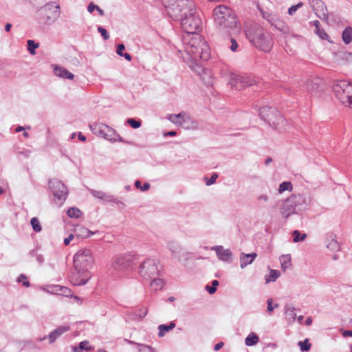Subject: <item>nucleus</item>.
<instances>
[{"label":"nucleus","mask_w":352,"mask_h":352,"mask_svg":"<svg viewBox=\"0 0 352 352\" xmlns=\"http://www.w3.org/2000/svg\"><path fill=\"white\" fill-rule=\"evenodd\" d=\"M298 346L302 351H307L311 348V344L309 343V339H305L303 341L299 342Z\"/></svg>","instance_id":"nucleus-42"},{"label":"nucleus","mask_w":352,"mask_h":352,"mask_svg":"<svg viewBox=\"0 0 352 352\" xmlns=\"http://www.w3.org/2000/svg\"><path fill=\"white\" fill-rule=\"evenodd\" d=\"M317 7L314 8L316 14L322 20L327 21L329 15L328 10L322 1H318L316 2Z\"/></svg>","instance_id":"nucleus-19"},{"label":"nucleus","mask_w":352,"mask_h":352,"mask_svg":"<svg viewBox=\"0 0 352 352\" xmlns=\"http://www.w3.org/2000/svg\"><path fill=\"white\" fill-rule=\"evenodd\" d=\"M292 236L294 237L293 241L295 243L304 241L306 239V237H307V234H301L298 230L294 231L293 233H292Z\"/></svg>","instance_id":"nucleus-40"},{"label":"nucleus","mask_w":352,"mask_h":352,"mask_svg":"<svg viewBox=\"0 0 352 352\" xmlns=\"http://www.w3.org/2000/svg\"><path fill=\"white\" fill-rule=\"evenodd\" d=\"M91 278V274L86 269H75L70 275V281L74 285L80 286L85 285Z\"/></svg>","instance_id":"nucleus-13"},{"label":"nucleus","mask_w":352,"mask_h":352,"mask_svg":"<svg viewBox=\"0 0 352 352\" xmlns=\"http://www.w3.org/2000/svg\"><path fill=\"white\" fill-rule=\"evenodd\" d=\"M150 188V184L148 183H145L144 185L140 188V190L142 191H146Z\"/></svg>","instance_id":"nucleus-64"},{"label":"nucleus","mask_w":352,"mask_h":352,"mask_svg":"<svg viewBox=\"0 0 352 352\" xmlns=\"http://www.w3.org/2000/svg\"><path fill=\"white\" fill-rule=\"evenodd\" d=\"M75 232L77 237L82 238H88L93 234V232L83 226H80L76 228Z\"/></svg>","instance_id":"nucleus-28"},{"label":"nucleus","mask_w":352,"mask_h":352,"mask_svg":"<svg viewBox=\"0 0 352 352\" xmlns=\"http://www.w3.org/2000/svg\"><path fill=\"white\" fill-rule=\"evenodd\" d=\"M271 25L274 26L275 28L280 32H284L286 26L285 22L276 16L274 17V19L273 20Z\"/></svg>","instance_id":"nucleus-33"},{"label":"nucleus","mask_w":352,"mask_h":352,"mask_svg":"<svg viewBox=\"0 0 352 352\" xmlns=\"http://www.w3.org/2000/svg\"><path fill=\"white\" fill-rule=\"evenodd\" d=\"M224 345V343L223 342H219V343H217L214 347V351H219V349H221Z\"/></svg>","instance_id":"nucleus-62"},{"label":"nucleus","mask_w":352,"mask_h":352,"mask_svg":"<svg viewBox=\"0 0 352 352\" xmlns=\"http://www.w3.org/2000/svg\"><path fill=\"white\" fill-rule=\"evenodd\" d=\"M168 248L174 254H179L181 251V247L175 241L168 242Z\"/></svg>","instance_id":"nucleus-35"},{"label":"nucleus","mask_w":352,"mask_h":352,"mask_svg":"<svg viewBox=\"0 0 352 352\" xmlns=\"http://www.w3.org/2000/svg\"><path fill=\"white\" fill-rule=\"evenodd\" d=\"M28 278L24 274H21L18 278H17V281L19 283H22V285L26 287H28L30 286V282L27 280Z\"/></svg>","instance_id":"nucleus-50"},{"label":"nucleus","mask_w":352,"mask_h":352,"mask_svg":"<svg viewBox=\"0 0 352 352\" xmlns=\"http://www.w3.org/2000/svg\"><path fill=\"white\" fill-rule=\"evenodd\" d=\"M140 346V352H154V349L148 345L138 344Z\"/></svg>","instance_id":"nucleus-51"},{"label":"nucleus","mask_w":352,"mask_h":352,"mask_svg":"<svg viewBox=\"0 0 352 352\" xmlns=\"http://www.w3.org/2000/svg\"><path fill=\"white\" fill-rule=\"evenodd\" d=\"M70 329L69 326L64 325L57 327L56 329L52 331L48 336L49 342L50 344L54 343L56 340L62 336L63 333L69 331Z\"/></svg>","instance_id":"nucleus-18"},{"label":"nucleus","mask_w":352,"mask_h":352,"mask_svg":"<svg viewBox=\"0 0 352 352\" xmlns=\"http://www.w3.org/2000/svg\"><path fill=\"white\" fill-rule=\"evenodd\" d=\"M316 33L318 35L320 38H321L323 40H328L329 38V35L322 29L319 28L318 30H316Z\"/></svg>","instance_id":"nucleus-52"},{"label":"nucleus","mask_w":352,"mask_h":352,"mask_svg":"<svg viewBox=\"0 0 352 352\" xmlns=\"http://www.w3.org/2000/svg\"><path fill=\"white\" fill-rule=\"evenodd\" d=\"M303 6L302 2H298L296 5L292 6L287 10L289 15H294L298 9Z\"/></svg>","instance_id":"nucleus-47"},{"label":"nucleus","mask_w":352,"mask_h":352,"mask_svg":"<svg viewBox=\"0 0 352 352\" xmlns=\"http://www.w3.org/2000/svg\"><path fill=\"white\" fill-rule=\"evenodd\" d=\"M93 262L94 258L91 252L88 249L78 250L74 256V267L75 269L88 270Z\"/></svg>","instance_id":"nucleus-11"},{"label":"nucleus","mask_w":352,"mask_h":352,"mask_svg":"<svg viewBox=\"0 0 352 352\" xmlns=\"http://www.w3.org/2000/svg\"><path fill=\"white\" fill-rule=\"evenodd\" d=\"M259 342V338L255 333H250L245 340L246 346H250L256 344Z\"/></svg>","instance_id":"nucleus-32"},{"label":"nucleus","mask_w":352,"mask_h":352,"mask_svg":"<svg viewBox=\"0 0 352 352\" xmlns=\"http://www.w3.org/2000/svg\"><path fill=\"white\" fill-rule=\"evenodd\" d=\"M126 122L133 129H138L140 127L142 124L140 120H137L133 118L127 119Z\"/></svg>","instance_id":"nucleus-48"},{"label":"nucleus","mask_w":352,"mask_h":352,"mask_svg":"<svg viewBox=\"0 0 352 352\" xmlns=\"http://www.w3.org/2000/svg\"><path fill=\"white\" fill-rule=\"evenodd\" d=\"M280 263H281V266H282V268L283 269V270L285 271V268H286V255H282L280 258Z\"/></svg>","instance_id":"nucleus-59"},{"label":"nucleus","mask_w":352,"mask_h":352,"mask_svg":"<svg viewBox=\"0 0 352 352\" xmlns=\"http://www.w3.org/2000/svg\"><path fill=\"white\" fill-rule=\"evenodd\" d=\"M249 41L257 49L269 52L273 47V40L270 34L258 23L251 24L245 30Z\"/></svg>","instance_id":"nucleus-3"},{"label":"nucleus","mask_w":352,"mask_h":352,"mask_svg":"<svg viewBox=\"0 0 352 352\" xmlns=\"http://www.w3.org/2000/svg\"><path fill=\"white\" fill-rule=\"evenodd\" d=\"M333 91L336 98L346 107L351 97L352 84L346 80L336 81Z\"/></svg>","instance_id":"nucleus-8"},{"label":"nucleus","mask_w":352,"mask_h":352,"mask_svg":"<svg viewBox=\"0 0 352 352\" xmlns=\"http://www.w3.org/2000/svg\"><path fill=\"white\" fill-rule=\"evenodd\" d=\"M28 50L30 54H35V50L38 47L39 44L38 43H35L33 40H28Z\"/></svg>","instance_id":"nucleus-39"},{"label":"nucleus","mask_w":352,"mask_h":352,"mask_svg":"<svg viewBox=\"0 0 352 352\" xmlns=\"http://www.w3.org/2000/svg\"><path fill=\"white\" fill-rule=\"evenodd\" d=\"M54 74L56 76L63 78L72 80L74 78V75L73 74L69 72L65 68L58 65L54 66Z\"/></svg>","instance_id":"nucleus-23"},{"label":"nucleus","mask_w":352,"mask_h":352,"mask_svg":"<svg viewBox=\"0 0 352 352\" xmlns=\"http://www.w3.org/2000/svg\"><path fill=\"white\" fill-rule=\"evenodd\" d=\"M98 31L100 33L101 36L103 37L104 40H107L109 38V35L107 31V30L101 26L98 27Z\"/></svg>","instance_id":"nucleus-53"},{"label":"nucleus","mask_w":352,"mask_h":352,"mask_svg":"<svg viewBox=\"0 0 352 352\" xmlns=\"http://www.w3.org/2000/svg\"><path fill=\"white\" fill-rule=\"evenodd\" d=\"M286 190V182H283L280 184L278 189L279 193H282Z\"/></svg>","instance_id":"nucleus-61"},{"label":"nucleus","mask_w":352,"mask_h":352,"mask_svg":"<svg viewBox=\"0 0 352 352\" xmlns=\"http://www.w3.org/2000/svg\"><path fill=\"white\" fill-rule=\"evenodd\" d=\"M184 116V112H181L178 114H171L169 116V120L177 125L180 124L182 117Z\"/></svg>","instance_id":"nucleus-36"},{"label":"nucleus","mask_w":352,"mask_h":352,"mask_svg":"<svg viewBox=\"0 0 352 352\" xmlns=\"http://www.w3.org/2000/svg\"><path fill=\"white\" fill-rule=\"evenodd\" d=\"M214 23L229 34L240 31V23L234 12L229 7L219 5L213 10Z\"/></svg>","instance_id":"nucleus-2"},{"label":"nucleus","mask_w":352,"mask_h":352,"mask_svg":"<svg viewBox=\"0 0 352 352\" xmlns=\"http://www.w3.org/2000/svg\"><path fill=\"white\" fill-rule=\"evenodd\" d=\"M137 262L138 256L133 253L116 255L112 258L109 270L112 274H126L135 269Z\"/></svg>","instance_id":"nucleus-5"},{"label":"nucleus","mask_w":352,"mask_h":352,"mask_svg":"<svg viewBox=\"0 0 352 352\" xmlns=\"http://www.w3.org/2000/svg\"><path fill=\"white\" fill-rule=\"evenodd\" d=\"M91 195L100 199H102L105 197V192L95 190H91Z\"/></svg>","instance_id":"nucleus-54"},{"label":"nucleus","mask_w":352,"mask_h":352,"mask_svg":"<svg viewBox=\"0 0 352 352\" xmlns=\"http://www.w3.org/2000/svg\"><path fill=\"white\" fill-rule=\"evenodd\" d=\"M175 326L176 324L174 322H170L168 324H160L158 327L159 337H163L166 332L173 329L175 327Z\"/></svg>","instance_id":"nucleus-26"},{"label":"nucleus","mask_w":352,"mask_h":352,"mask_svg":"<svg viewBox=\"0 0 352 352\" xmlns=\"http://www.w3.org/2000/svg\"><path fill=\"white\" fill-rule=\"evenodd\" d=\"M192 5L185 6L181 10V14L176 20L180 21L182 30L187 35L197 34L202 27V21Z\"/></svg>","instance_id":"nucleus-4"},{"label":"nucleus","mask_w":352,"mask_h":352,"mask_svg":"<svg viewBox=\"0 0 352 352\" xmlns=\"http://www.w3.org/2000/svg\"><path fill=\"white\" fill-rule=\"evenodd\" d=\"M93 349L94 347L90 346L89 341L87 340L80 342L78 347H72L73 352H81L82 350H85L86 351H91Z\"/></svg>","instance_id":"nucleus-25"},{"label":"nucleus","mask_w":352,"mask_h":352,"mask_svg":"<svg viewBox=\"0 0 352 352\" xmlns=\"http://www.w3.org/2000/svg\"><path fill=\"white\" fill-rule=\"evenodd\" d=\"M216 252L217 258L224 262L231 261L232 253L230 249H224L222 245H216L211 248Z\"/></svg>","instance_id":"nucleus-16"},{"label":"nucleus","mask_w":352,"mask_h":352,"mask_svg":"<svg viewBox=\"0 0 352 352\" xmlns=\"http://www.w3.org/2000/svg\"><path fill=\"white\" fill-rule=\"evenodd\" d=\"M278 304H275L274 305H273V300L272 298H269L267 300V311H270V312H272L274 308L276 307H278Z\"/></svg>","instance_id":"nucleus-55"},{"label":"nucleus","mask_w":352,"mask_h":352,"mask_svg":"<svg viewBox=\"0 0 352 352\" xmlns=\"http://www.w3.org/2000/svg\"><path fill=\"white\" fill-rule=\"evenodd\" d=\"M60 16V8L54 2L45 4L36 12L37 21L44 25H52Z\"/></svg>","instance_id":"nucleus-6"},{"label":"nucleus","mask_w":352,"mask_h":352,"mask_svg":"<svg viewBox=\"0 0 352 352\" xmlns=\"http://www.w3.org/2000/svg\"><path fill=\"white\" fill-rule=\"evenodd\" d=\"M159 261L148 258L142 261L138 268L139 275L146 280L160 276Z\"/></svg>","instance_id":"nucleus-7"},{"label":"nucleus","mask_w":352,"mask_h":352,"mask_svg":"<svg viewBox=\"0 0 352 352\" xmlns=\"http://www.w3.org/2000/svg\"><path fill=\"white\" fill-rule=\"evenodd\" d=\"M52 292L58 293L61 295L67 296L68 293H69V290L68 288L60 285H55L52 287Z\"/></svg>","instance_id":"nucleus-37"},{"label":"nucleus","mask_w":352,"mask_h":352,"mask_svg":"<svg viewBox=\"0 0 352 352\" xmlns=\"http://www.w3.org/2000/svg\"><path fill=\"white\" fill-rule=\"evenodd\" d=\"M257 256L256 253L245 254L241 253L240 255V266L242 269L245 268L247 265L251 264Z\"/></svg>","instance_id":"nucleus-21"},{"label":"nucleus","mask_w":352,"mask_h":352,"mask_svg":"<svg viewBox=\"0 0 352 352\" xmlns=\"http://www.w3.org/2000/svg\"><path fill=\"white\" fill-rule=\"evenodd\" d=\"M179 126L185 129H194L197 128V123L184 112V116L182 117Z\"/></svg>","instance_id":"nucleus-20"},{"label":"nucleus","mask_w":352,"mask_h":352,"mask_svg":"<svg viewBox=\"0 0 352 352\" xmlns=\"http://www.w3.org/2000/svg\"><path fill=\"white\" fill-rule=\"evenodd\" d=\"M148 310L146 307L141 308L135 314V319L142 320L147 314Z\"/></svg>","instance_id":"nucleus-46"},{"label":"nucleus","mask_w":352,"mask_h":352,"mask_svg":"<svg viewBox=\"0 0 352 352\" xmlns=\"http://www.w3.org/2000/svg\"><path fill=\"white\" fill-rule=\"evenodd\" d=\"M67 214L70 218H80L82 212L78 208L73 207L68 209Z\"/></svg>","instance_id":"nucleus-34"},{"label":"nucleus","mask_w":352,"mask_h":352,"mask_svg":"<svg viewBox=\"0 0 352 352\" xmlns=\"http://www.w3.org/2000/svg\"><path fill=\"white\" fill-rule=\"evenodd\" d=\"M29 255L31 256H35L36 257V261L40 264H43L45 259H44V257L43 255L41 254H38L36 253V251L35 250H32L31 251H30L29 252Z\"/></svg>","instance_id":"nucleus-44"},{"label":"nucleus","mask_w":352,"mask_h":352,"mask_svg":"<svg viewBox=\"0 0 352 352\" xmlns=\"http://www.w3.org/2000/svg\"><path fill=\"white\" fill-rule=\"evenodd\" d=\"M150 280H151V287L155 291L162 289L164 285V280L160 278L159 276L151 278Z\"/></svg>","instance_id":"nucleus-27"},{"label":"nucleus","mask_w":352,"mask_h":352,"mask_svg":"<svg viewBox=\"0 0 352 352\" xmlns=\"http://www.w3.org/2000/svg\"><path fill=\"white\" fill-rule=\"evenodd\" d=\"M102 126H104V124L95 122L92 124H89V128L94 134L98 137L103 138L104 129Z\"/></svg>","instance_id":"nucleus-24"},{"label":"nucleus","mask_w":352,"mask_h":352,"mask_svg":"<svg viewBox=\"0 0 352 352\" xmlns=\"http://www.w3.org/2000/svg\"><path fill=\"white\" fill-rule=\"evenodd\" d=\"M49 187L54 196V201L58 206H61L67 199L68 190L67 186L56 179L49 180Z\"/></svg>","instance_id":"nucleus-10"},{"label":"nucleus","mask_w":352,"mask_h":352,"mask_svg":"<svg viewBox=\"0 0 352 352\" xmlns=\"http://www.w3.org/2000/svg\"><path fill=\"white\" fill-rule=\"evenodd\" d=\"M256 83V80L249 76H237L234 78L230 84L232 87L241 90L246 87H251Z\"/></svg>","instance_id":"nucleus-14"},{"label":"nucleus","mask_w":352,"mask_h":352,"mask_svg":"<svg viewBox=\"0 0 352 352\" xmlns=\"http://www.w3.org/2000/svg\"><path fill=\"white\" fill-rule=\"evenodd\" d=\"M95 9H97V11L100 16H104V13L102 9H100L98 6L94 4L93 3H90L87 7L88 12L91 13Z\"/></svg>","instance_id":"nucleus-45"},{"label":"nucleus","mask_w":352,"mask_h":352,"mask_svg":"<svg viewBox=\"0 0 352 352\" xmlns=\"http://www.w3.org/2000/svg\"><path fill=\"white\" fill-rule=\"evenodd\" d=\"M217 177H218V175L217 173H214L211 176V177L206 181V185L210 186V185H212V184H214L216 182V179H217Z\"/></svg>","instance_id":"nucleus-57"},{"label":"nucleus","mask_w":352,"mask_h":352,"mask_svg":"<svg viewBox=\"0 0 352 352\" xmlns=\"http://www.w3.org/2000/svg\"><path fill=\"white\" fill-rule=\"evenodd\" d=\"M287 202L289 203V206L294 208V210L296 207L300 205L302 202V197L300 195H292L287 199Z\"/></svg>","instance_id":"nucleus-31"},{"label":"nucleus","mask_w":352,"mask_h":352,"mask_svg":"<svg viewBox=\"0 0 352 352\" xmlns=\"http://www.w3.org/2000/svg\"><path fill=\"white\" fill-rule=\"evenodd\" d=\"M259 116L262 120L269 124L276 125L282 119L280 113L270 107H263L259 109Z\"/></svg>","instance_id":"nucleus-12"},{"label":"nucleus","mask_w":352,"mask_h":352,"mask_svg":"<svg viewBox=\"0 0 352 352\" xmlns=\"http://www.w3.org/2000/svg\"><path fill=\"white\" fill-rule=\"evenodd\" d=\"M219 285V281L217 280H214L212 282V285H207L206 287V290L210 294H213L217 291V287Z\"/></svg>","instance_id":"nucleus-43"},{"label":"nucleus","mask_w":352,"mask_h":352,"mask_svg":"<svg viewBox=\"0 0 352 352\" xmlns=\"http://www.w3.org/2000/svg\"><path fill=\"white\" fill-rule=\"evenodd\" d=\"M342 38L343 42L348 45L352 42V28L347 27L342 32Z\"/></svg>","instance_id":"nucleus-30"},{"label":"nucleus","mask_w":352,"mask_h":352,"mask_svg":"<svg viewBox=\"0 0 352 352\" xmlns=\"http://www.w3.org/2000/svg\"><path fill=\"white\" fill-rule=\"evenodd\" d=\"M260 11H261V13L263 17L271 24L276 16L272 15L271 13H270L268 12H265L261 9L260 10Z\"/></svg>","instance_id":"nucleus-49"},{"label":"nucleus","mask_w":352,"mask_h":352,"mask_svg":"<svg viewBox=\"0 0 352 352\" xmlns=\"http://www.w3.org/2000/svg\"><path fill=\"white\" fill-rule=\"evenodd\" d=\"M230 43H231V45L230 46V50L232 52L236 51V49L238 47V43H237L236 41L234 38H231Z\"/></svg>","instance_id":"nucleus-56"},{"label":"nucleus","mask_w":352,"mask_h":352,"mask_svg":"<svg viewBox=\"0 0 352 352\" xmlns=\"http://www.w3.org/2000/svg\"><path fill=\"white\" fill-rule=\"evenodd\" d=\"M342 334L343 337H347V336L352 337V331H351V330L342 331Z\"/></svg>","instance_id":"nucleus-63"},{"label":"nucleus","mask_w":352,"mask_h":352,"mask_svg":"<svg viewBox=\"0 0 352 352\" xmlns=\"http://www.w3.org/2000/svg\"><path fill=\"white\" fill-rule=\"evenodd\" d=\"M184 49L178 50L180 57L191 69L199 67V60H208L210 57V48L201 35H186L183 38Z\"/></svg>","instance_id":"nucleus-1"},{"label":"nucleus","mask_w":352,"mask_h":352,"mask_svg":"<svg viewBox=\"0 0 352 352\" xmlns=\"http://www.w3.org/2000/svg\"><path fill=\"white\" fill-rule=\"evenodd\" d=\"M168 16L177 19L181 14V9L185 6L192 4V0H162Z\"/></svg>","instance_id":"nucleus-9"},{"label":"nucleus","mask_w":352,"mask_h":352,"mask_svg":"<svg viewBox=\"0 0 352 352\" xmlns=\"http://www.w3.org/2000/svg\"><path fill=\"white\" fill-rule=\"evenodd\" d=\"M102 200L107 202H112L116 203V204L124 206V204L122 201L118 200V199L116 198L114 196L109 195L107 193H105V197L102 199Z\"/></svg>","instance_id":"nucleus-41"},{"label":"nucleus","mask_w":352,"mask_h":352,"mask_svg":"<svg viewBox=\"0 0 352 352\" xmlns=\"http://www.w3.org/2000/svg\"><path fill=\"white\" fill-rule=\"evenodd\" d=\"M280 276V272L278 270H270V273L268 275H265V283H269L270 282H274L276 279Z\"/></svg>","instance_id":"nucleus-29"},{"label":"nucleus","mask_w":352,"mask_h":352,"mask_svg":"<svg viewBox=\"0 0 352 352\" xmlns=\"http://www.w3.org/2000/svg\"><path fill=\"white\" fill-rule=\"evenodd\" d=\"M74 238V235L73 234H70L68 237L64 239V244L65 245H68L70 241Z\"/></svg>","instance_id":"nucleus-60"},{"label":"nucleus","mask_w":352,"mask_h":352,"mask_svg":"<svg viewBox=\"0 0 352 352\" xmlns=\"http://www.w3.org/2000/svg\"><path fill=\"white\" fill-rule=\"evenodd\" d=\"M336 63L338 65H349L352 64V53L350 52H342L336 54Z\"/></svg>","instance_id":"nucleus-17"},{"label":"nucleus","mask_w":352,"mask_h":352,"mask_svg":"<svg viewBox=\"0 0 352 352\" xmlns=\"http://www.w3.org/2000/svg\"><path fill=\"white\" fill-rule=\"evenodd\" d=\"M102 127L104 129L103 138L112 142H116L118 133L116 130L105 124Z\"/></svg>","instance_id":"nucleus-22"},{"label":"nucleus","mask_w":352,"mask_h":352,"mask_svg":"<svg viewBox=\"0 0 352 352\" xmlns=\"http://www.w3.org/2000/svg\"><path fill=\"white\" fill-rule=\"evenodd\" d=\"M303 90L311 96H318L320 93V86L312 78H307L302 85Z\"/></svg>","instance_id":"nucleus-15"},{"label":"nucleus","mask_w":352,"mask_h":352,"mask_svg":"<svg viewBox=\"0 0 352 352\" xmlns=\"http://www.w3.org/2000/svg\"><path fill=\"white\" fill-rule=\"evenodd\" d=\"M125 49V46L124 44L122 43H120L119 45H118L117 46V50H116V53L120 56H123V50Z\"/></svg>","instance_id":"nucleus-58"},{"label":"nucleus","mask_w":352,"mask_h":352,"mask_svg":"<svg viewBox=\"0 0 352 352\" xmlns=\"http://www.w3.org/2000/svg\"><path fill=\"white\" fill-rule=\"evenodd\" d=\"M30 223L34 232H39L42 230L38 219L36 217H33L30 220Z\"/></svg>","instance_id":"nucleus-38"}]
</instances>
